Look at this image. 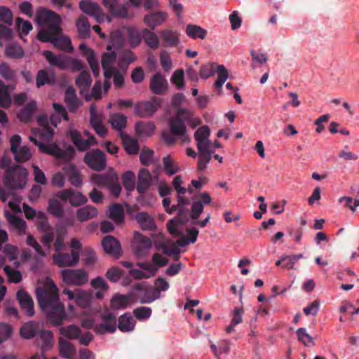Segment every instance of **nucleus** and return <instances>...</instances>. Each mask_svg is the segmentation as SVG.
Masks as SVG:
<instances>
[{"label": "nucleus", "mask_w": 359, "mask_h": 359, "mask_svg": "<svg viewBox=\"0 0 359 359\" xmlns=\"http://www.w3.org/2000/svg\"><path fill=\"white\" fill-rule=\"evenodd\" d=\"M36 294L47 321L55 326L62 325L67 316L63 304L59 301L55 284L51 280H47L45 287L36 289Z\"/></svg>", "instance_id": "obj_1"}, {"label": "nucleus", "mask_w": 359, "mask_h": 359, "mask_svg": "<svg viewBox=\"0 0 359 359\" xmlns=\"http://www.w3.org/2000/svg\"><path fill=\"white\" fill-rule=\"evenodd\" d=\"M61 17L51 10L39 7L36 11V21L38 25L46 28L48 33H62Z\"/></svg>", "instance_id": "obj_2"}, {"label": "nucleus", "mask_w": 359, "mask_h": 359, "mask_svg": "<svg viewBox=\"0 0 359 359\" xmlns=\"http://www.w3.org/2000/svg\"><path fill=\"white\" fill-rule=\"evenodd\" d=\"M43 55L51 66H55L61 70L70 69L72 72H76L84 68L81 60L65 55H55L50 50H44Z\"/></svg>", "instance_id": "obj_3"}, {"label": "nucleus", "mask_w": 359, "mask_h": 359, "mask_svg": "<svg viewBox=\"0 0 359 359\" xmlns=\"http://www.w3.org/2000/svg\"><path fill=\"white\" fill-rule=\"evenodd\" d=\"M29 140L39 147L40 151L53 156L57 159L69 162L74 157L75 149L72 146H69L65 150H63L56 144H46L33 137H29Z\"/></svg>", "instance_id": "obj_4"}, {"label": "nucleus", "mask_w": 359, "mask_h": 359, "mask_svg": "<svg viewBox=\"0 0 359 359\" xmlns=\"http://www.w3.org/2000/svg\"><path fill=\"white\" fill-rule=\"evenodd\" d=\"M192 114L189 110L179 108L175 116L170 120V130L172 135L177 137H184L187 133V129L185 122H190Z\"/></svg>", "instance_id": "obj_5"}, {"label": "nucleus", "mask_w": 359, "mask_h": 359, "mask_svg": "<svg viewBox=\"0 0 359 359\" xmlns=\"http://www.w3.org/2000/svg\"><path fill=\"white\" fill-rule=\"evenodd\" d=\"M62 33H48L44 29L39 30L37 34L38 39L44 43L50 42L54 47L66 52L73 50L70 39L61 34Z\"/></svg>", "instance_id": "obj_6"}, {"label": "nucleus", "mask_w": 359, "mask_h": 359, "mask_svg": "<svg viewBox=\"0 0 359 359\" xmlns=\"http://www.w3.org/2000/svg\"><path fill=\"white\" fill-rule=\"evenodd\" d=\"M26 170L18 168H8L6 169L3 183L8 189H22L26 183Z\"/></svg>", "instance_id": "obj_7"}, {"label": "nucleus", "mask_w": 359, "mask_h": 359, "mask_svg": "<svg viewBox=\"0 0 359 359\" xmlns=\"http://www.w3.org/2000/svg\"><path fill=\"white\" fill-rule=\"evenodd\" d=\"M102 4L114 18L127 19L133 17L128 11V3H121L120 0H103Z\"/></svg>", "instance_id": "obj_8"}, {"label": "nucleus", "mask_w": 359, "mask_h": 359, "mask_svg": "<svg viewBox=\"0 0 359 359\" xmlns=\"http://www.w3.org/2000/svg\"><path fill=\"white\" fill-rule=\"evenodd\" d=\"M63 281L67 285L81 286L88 282V273L82 269H63L61 271Z\"/></svg>", "instance_id": "obj_9"}, {"label": "nucleus", "mask_w": 359, "mask_h": 359, "mask_svg": "<svg viewBox=\"0 0 359 359\" xmlns=\"http://www.w3.org/2000/svg\"><path fill=\"white\" fill-rule=\"evenodd\" d=\"M79 8L86 14L95 18V21L100 23L107 19L108 22H111V18L107 16L100 6L90 0H82L79 2Z\"/></svg>", "instance_id": "obj_10"}, {"label": "nucleus", "mask_w": 359, "mask_h": 359, "mask_svg": "<svg viewBox=\"0 0 359 359\" xmlns=\"http://www.w3.org/2000/svg\"><path fill=\"white\" fill-rule=\"evenodd\" d=\"M102 323L97 324L94 331L97 334L114 333L117 329V319L115 314L111 311H106L101 315Z\"/></svg>", "instance_id": "obj_11"}, {"label": "nucleus", "mask_w": 359, "mask_h": 359, "mask_svg": "<svg viewBox=\"0 0 359 359\" xmlns=\"http://www.w3.org/2000/svg\"><path fill=\"white\" fill-rule=\"evenodd\" d=\"M85 163L95 171H101L106 168V158L103 151L100 149H92L84 156Z\"/></svg>", "instance_id": "obj_12"}, {"label": "nucleus", "mask_w": 359, "mask_h": 359, "mask_svg": "<svg viewBox=\"0 0 359 359\" xmlns=\"http://www.w3.org/2000/svg\"><path fill=\"white\" fill-rule=\"evenodd\" d=\"M162 99L153 97L150 101L138 102L135 104V114L139 116H151L161 107Z\"/></svg>", "instance_id": "obj_13"}, {"label": "nucleus", "mask_w": 359, "mask_h": 359, "mask_svg": "<svg viewBox=\"0 0 359 359\" xmlns=\"http://www.w3.org/2000/svg\"><path fill=\"white\" fill-rule=\"evenodd\" d=\"M133 290L138 292L137 294L134 293V298L136 300L139 299L141 304H149L160 298V294L157 289L152 287L146 288L142 283L135 285Z\"/></svg>", "instance_id": "obj_14"}, {"label": "nucleus", "mask_w": 359, "mask_h": 359, "mask_svg": "<svg viewBox=\"0 0 359 359\" xmlns=\"http://www.w3.org/2000/svg\"><path fill=\"white\" fill-rule=\"evenodd\" d=\"M56 196L63 202L69 201L70 205L73 207H79L88 202L86 196L83 195L81 192L76 191L72 189L61 190L56 194Z\"/></svg>", "instance_id": "obj_15"}, {"label": "nucleus", "mask_w": 359, "mask_h": 359, "mask_svg": "<svg viewBox=\"0 0 359 359\" xmlns=\"http://www.w3.org/2000/svg\"><path fill=\"white\" fill-rule=\"evenodd\" d=\"M134 238L133 250L135 256L137 257L147 256L151 248L152 243L151 238L143 236L139 232L135 233Z\"/></svg>", "instance_id": "obj_16"}, {"label": "nucleus", "mask_w": 359, "mask_h": 359, "mask_svg": "<svg viewBox=\"0 0 359 359\" xmlns=\"http://www.w3.org/2000/svg\"><path fill=\"white\" fill-rule=\"evenodd\" d=\"M79 252L72 250L71 253L58 252L53 255V259L60 267L74 266L79 262Z\"/></svg>", "instance_id": "obj_17"}, {"label": "nucleus", "mask_w": 359, "mask_h": 359, "mask_svg": "<svg viewBox=\"0 0 359 359\" xmlns=\"http://www.w3.org/2000/svg\"><path fill=\"white\" fill-rule=\"evenodd\" d=\"M62 293L67 295L69 300H74L80 307L87 308L90 305L92 295L86 291L80 289H76L74 291L65 289Z\"/></svg>", "instance_id": "obj_18"}, {"label": "nucleus", "mask_w": 359, "mask_h": 359, "mask_svg": "<svg viewBox=\"0 0 359 359\" xmlns=\"http://www.w3.org/2000/svg\"><path fill=\"white\" fill-rule=\"evenodd\" d=\"M84 134L88 137L87 140H83L80 133L76 130H71L69 132L72 142L77 149L81 151L87 150L90 146L97 143L95 137L93 135L90 136L88 131H84Z\"/></svg>", "instance_id": "obj_19"}, {"label": "nucleus", "mask_w": 359, "mask_h": 359, "mask_svg": "<svg viewBox=\"0 0 359 359\" xmlns=\"http://www.w3.org/2000/svg\"><path fill=\"white\" fill-rule=\"evenodd\" d=\"M116 180H118V175L114 169L109 170L103 174H93L91 175V181L99 187H108L112 184Z\"/></svg>", "instance_id": "obj_20"}, {"label": "nucleus", "mask_w": 359, "mask_h": 359, "mask_svg": "<svg viewBox=\"0 0 359 359\" xmlns=\"http://www.w3.org/2000/svg\"><path fill=\"white\" fill-rule=\"evenodd\" d=\"M160 36L165 47H177L180 43V33L172 29H165L161 30Z\"/></svg>", "instance_id": "obj_21"}, {"label": "nucleus", "mask_w": 359, "mask_h": 359, "mask_svg": "<svg viewBox=\"0 0 359 359\" xmlns=\"http://www.w3.org/2000/svg\"><path fill=\"white\" fill-rule=\"evenodd\" d=\"M17 299L24 313L28 316H32L34 314V309L31 296L27 292L20 290L17 292Z\"/></svg>", "instance_id": "obj_22"}, {"label": "nucleus", "mask_w": 359, "mask_h": 359, "mask_svg": "<svg viewBox=\"0 0 359 359\" xmlns=\"http://www.w3.org/2000/svg\"><path fill=\"white\" fill-rule=\"evenodd\" d=\"M168 81L160 73L155 74L150 80L149 88L156 95H163L168 89Z\"/></svg>", "instance_id": "obj_23"}, {"label": "nucleus", "mask_w": 359, "mask_h": 359, "mask_svg": "<svg viewBox=\"0 0 359 359\" xmlns=\"http://www.w3.org/2000/svg\"><path fill=\"white\" fill-rule=\"evenodd\" d=\"M168 17V15L165 12H151L144 15L143 22L151 29H154L157 26H159L165 22Z\"/></svg>", "instance_id": "obj_24"}, {"label": "nucleus", "mask_w": 359, "mask_h": 359, "mask_svg": "<svg viewBox=\"0 0 359 359\" xmlns=\"http://www.w3.org/2000/svg\"><path fill=\"white\" fill-rule=\"evenodd\" d=\"M65 176L70 184L75 187H81L83 182L81 175L76 166L74 164H67L63 167Z\"/></svg>", "instance_id": "obj_25"}, {"label": "nucleus", "mask_w": 359, "mask_h": 359, "mask_svg": "<svg viewBox=\"0 0 359 359\" xmlns=\"http://www.w3.org/2000/svg\"><path fill=\"white\" fill-rule=\"evenodd\" d=\"M134 292L128 295L116 294L111 299V307L115 310L124 309L128 307L131 302H135Z\"/></svg>", "instance_id": "obj_26"}, {"label": "nucleus", "mask_w": 359, "mask_h": 359, "mask_svg": "<svg viewBox=\"0 0 359 359\" xmlns=\"http://www.w3.org/2000/svg\"><path fill=\"white\" fill-rule=\"evenodd\" d=\"M151 186V175L150 172L145 169L142 168L137 177V190L139 194H144Z\"/></svg>", "instance_id": "obj_27"}, {"label": "nucleus", "mask_w": 359, "mask_h": 359, "mask_svg": "<svg viewBox=\"0 0 359 359\" xmlns=\"http://www.w3.org/2000/svg\"><path fill=\"white\" fill-rule=\"evenodd\" d=\"M190 215H184L171 219L167 222L166 226L169 233L173 236H180L182 231L177 229L178 226L184 225L189 222Z\"/></svg>", "instance_id": "obj_28"}, {"label": "nucleus", "mask_w": 359, "mask_h": 359, "mask_svg": "<svg viewBox=\"0 0 359 359\" xmlns=\"http://www.w3.org/2000/svg\"><path fill=\"white\" fill-rule=\"evenodd\" d=\"M136 322L130 313L121 315L118 319L117 328L122 332H130L135 329Z\"/></svg>", "instance_id": "obj_29"}, {"label": "nucleus", "mask_w": 359, "mask_h": 359, "mask_svg": "<svg viewBox=\"0 0 359 359\" xmlns=\"http://www.w3.org/2000/svg\"><path fill=\"white\" fill-rule=\"evenodd\" d=\"M97 209L91 205H87L83 208H79L76 212V219L80 222H84L94 219L97 217Z\"/></svg>", "instance_id": "obj_30"}, {"label": "nucleus", "mask_w": 359, "mask_h": 359, "mask_svg": "<svg viewBox=\"0 0 359 359\" xmlns=\"http://www.w3.org/2000/svg\"><path fill=\"white\" fill-rule=\"evenodd\" d=\"M79 49L83 52V54L86 57V60L95 76H97L100 73V67L97 60L95 55L94 51L88 48L84 43H81L79 46Z\"/></svg>", "instance_id": "obj_31"}, {"label": "nucleus", "mask_w": 359, "mask_h": 359, "mask_svg": "<svg viewBox=\"0 0 359 359\" xmlns=\"http://www.w3.org/2000/svg\"><path fill=\"white\" fill-rule=\"evenodd\" d=\"M102 245L105 252L116 255L120 252L121 245L118 241L112 236H106L102 241Z\"/></svg>", "instance_id": "obj_32"}, {"label": "nucleus", "mask_w": 359, "mask_h": 359, "mask_svg": "<svg viewBox=\"0 0 359 359\" xmlns=\"http://www.w3.org/2000/svg\"><path fill=\"white\" fill-rule=\"evenodd\" d=\"M41 325L36 321H30L25 323L20 328V335L25 339H32L36 336L37 333L39 334L41 330Z\"/></svg>", "instance_id": "obj_33"}, {"label": "nucleus", "mask_w": 359, "mask_h": 359, "mask_svg": "<svg viewBox=\"0 0 359 359\" xmlns=\"http://www.w3.org/2000/svg\"><path fill=\"white\" fill-rule=\"evenodd\" d=\"M92 79L89 72L86 70L81 71L75 79V84L80 90V93L83 94L88 90L91 86Z\"/></svg>", "instance_id": "obj_34"}, {"label": "nucleus", "mask_w": 359, "mask_h": 359, "mask_svg": "<svg viewBox=\"0 0 359 359\" xmlns=\"http://www.w3.org/2000/svg\"><path fill=\"white\" fill-rule=\"evenodd\" d=\"M135 219L144 231H151L156 229V223L153 217L145 212H140L136 215Z\"/></svg>", "instance_id": "obj_35"}, {"label": "nucleus", "mask_w": 359, "mask_h": 359, "mask_svg": "<svg viewBox=\"0 0 359 359\" xmlns=\"http://www.w3.org/2000/svg\"><path fill=\"white\" fill-rule=\"evenodd\" d=\"M65 102L71 112H75L79 108V100L76 95L75 89L69 86L65 91Z\"/></svg>", "instance_id": "obj_36"}, {"label": "nucleus", "mask_w": 359, "mask_h": 359, "mask_svg": "<svg viewBox=\"0 0 359 359\" xmlns=\"http://www.w3.org/2000/svg\"><path fill=\"white\" fill-rule=\"evenodd\" d=\"M59 351L61 356L67 359H74L75 348L70 342L62 338L59 340Z\"/></svg>", "instance_id": "obj_37"}, {"label": "nucleus", "mask_w": 359, "mask_h": 359, "mask_svg": "<svg viewBox=\"0 0 359 359\" xmlns=\"http://www.w3.org/2000/svg\"><path fill=\"white\" fill-rule=\"evenodd\" d=\"M47 211L57 218H62L65 215L64 207L57 198L49 199Z\"/></svg>", "instance_id": "obj_38"}, {"label": "nucleus", "mask_w": 359, "mask_h": 359, "mask_svg": "<svg viewBox=\"0 0 359 359\" xmlns=\"http://www.w3.org/2000/svg\"><path fill=\"white\" fill-rule=\"evenodd\" d=\"M36 109L35 102H30L27 104L25 107L20 110L18 114V117L20 121L27 123L31 121L33 114Z\"/></svg>", "instance_id": "obj_39"}, {"label": "nucleus", "mask_w": 359, "mask_h": 359, "mask_svg": "<svg viewBox=\"0 0 359 359\" xmlns=\"http://www.w3.org/2000/svg\"><path fill=\"white\" fill-rule=\"evenodd\" d=\"M109 121L114 130L121 131L126 126L127 117L122 114L114 113L110 115Z\"/></svg>", "instance_id": "obj_40"}, {"label": "nucleus", "mask_w": 359, "mask_h": 359, "mask_svg": "<svg viewBox=\"0 0 359 359\" xmlns=\"http://www.w3.org/2000/svg\"><path fill=\"white\" fill-rule=\"evenodd\" d=\"M121 137L123 142V147L129 154H137L139 151V144L137 141L130 136L121 134Z\"/></svg>", "instance_id": "obj_41"}, {"label": "nucleus", "mask_w": 359, "mask_h": 359, "mask_svg": "<svg viewBox=\"0 0 359 359\" xmlns=\"http://www.w3.org/2000/svg\"><path fill=\"white\" fill-rule=\"evenodd\" d=\"M142 37L146 44L151 49H157L159 47V39L157 35L151 30L145 28L142 30Z\"/></svg>", "instance_id": "obj_42"}, {"label": "nucleus", "mask_w": 359, "mask_h": 359, "mask_svg": "<svg viewBox=\"0 0 359 359\" xmlns=\"http://www.w3.org/2000/svg\"><path fill=\"white\" fill-rule=\"evenodd\" d=\"M79 35L83 38H88L90 34V25L88 18L83 15L80 16L76 22Z\"/></svg>", "instance_id": "obj_43"}, {"label": "nucleus", "mask_w": 359, "mask_h": 359, "mask_svg": "<svg viewBox=\"0 0 359 359\" xmlns=\"http://www.w3.org/2000/svg\"><path fill=\"white\" fill-rule=\"evenodd\" d=\"M186 34L190 38L204 39L207 35V31L200 26L189 24L186 27Z\"/></svg>", "instance_id": "obj_44"}, {"label": "nucleus", "mask_w": 359, "mask_h": 359, "mask_svg": "<svg viewBox=\"0 0 359 359\" xmlns=\"http://www.w3.org/2000/svg\"><path fill=\"white\" fill-rule=\"evenodd\" d=\"M6 219L9 224L14 227L20 233H24L26 229V222L19 217L7 212Z\"/></svg>", "instance_id": "obj_45"}, {"label": "nucleus", "mask_w": 359, "mask_h": 359, "mask_svg": "<svg viewBox=\"0 0 359 359\" xmlns=\"http://www.w3.org/2000/svg\"><path fill=\"white\" fill-rule=\"evenodd\" d=\"M109 217L116 224L124 221V210L121 205L114 204L109 208Z\"/></svg>", "instance_id": "obj_46"}, {"label": "nucleus", "mask_w": 359, "mask_h": 359, "mask_svg": "<svg viewBox=\"0 0 359 359\" xmlns=\"http://www.w3.org/2000/svg\"><path fill=\"white\" fill-rule=\"evenodd\" d=\"M135 130L140 135L151 136L155 131L156 126L152 122H138L135 124Z\"/></svg>", "instance_id": "obj_47"}, {"label": "nucleus", "mask_w": 359, "mask_h": 359, "mask_svg": "<svg viewBox=\"0 0 359 359\" xmlns=\"http://www.w3.org/2000/svg\"><path fill=\"white\" fill-rule=\"evenodd\" d=\"M128 41L132 48L137 47L142 41V33L141 34L137 29L128 27L127 28Z\"/></svg>", "instance_id": "obj_48"}, {"label": "nucleus", "mask_w": 359, "mask_h": 359, "mask_svg": "<svg viewBox=\"0 0 359 359\" xmlns=\"http://www.w3.org/2000/svg\"><path fill=\"white\" fill-rule=\"evenodd\" d=\"M11 98L7 86L0 80V107L8 108L11 105Z\"/></svg>", "instance_id": "obj_49"}, {"label": "nucleus", "mask_w": 359, "mask_h": 359, "mask_svg": "<svg viewBox=\"0 0 359 359\" xmlns=\"http://www.w3.org/2000/svg\"><path fill=\"white\" fill-rule=\"evenodd\" d=\"M163 163L165 172L168 175H173L180 170L178 165L170 156H167L163 158Z\"/></svg>", "instance_id": "obj_50"}, {"label": "nucleus", "mask_w": 359, "mask_h": 359, "mask_svg": "<svg viewBox=\"0 0 359 359\" xmlns=\"http://www.w3.org/2000/svg\"><path fill=\"white\" fill-rule=\"evenodd\" d=\"M39 337L42 341L41 349L43 351L50 349L53 344V333L48 330H41L39 332Z\"/></svg>", "instance_id": "obj_51"}, {"label": "nucleus", "mask_w": 359, "mask_h": 359, "mask_svg": "<svg viewBox=\"0 0 359 359\" xmlns=\"http://www.w3.org/2000/svg\"><path fill=\"white\" fill-rule=\"evenodd\" d=\"M217 73V79L215 83V86L217 89L222 88L224 82L228 79V72L225 67L223 65H219L217 66L215 72Z\"/></svg>", "instance_id": "obj_52"}, {"label": "nucleus", "mask_w": 359, "mask_h": 359, "mask_svg": "<svg viewBox=\"0 0 359 359\" xmlns=\"http://www.w3.org/2000/svg\"><path fill=\"white\" fill-rule=\"evenodd\" d=\"M217 66V65L215 62H208L203 65L199 70V75L201 78L203 79H207L213 76L215 73Z\"/></svg>", "instance_id": "obj_53"}, {"label": "nucleus", "mask_w": 359, "mask_h": 359, "mask_svg": "<svg viewBox=\"0 0 359 359\" xmlns=\"http://www.w3.org/2000/svg\"><path fill=\"white\" fill-rule=\"evenodd\" d=\"M214 151H205L204 150L198 151L199 157L198 160V170L203 171L207 168V164L212 158V154Z\"/></svg>", "instance_id": "obj_54"}, {"label": "nucleus", "mask_w": 359, "mask_h": 359, "mask_svg": "<svg viewBox=\"0 0 359 359\" xmlns=\"http://www.w3.org/2000/svg\"><path fill=\"white\" fill-rule=\"evenodd\" d=\"M60 330L61 334L71 339H76L79 338L81 334L80 328L75 325H69L66 327H61Z\"/></svg>", "instance_id": "obj_55"}, {"label": "nucleus", "mask_w": 359, "mask_h": 359, "mask_svg": "<svg viewBox=\"0 0 359 359\" xmlns=\"http://www.w3.org/2000/svg\"><path fill=\"white\" fill-rule=\"evenodd\" d=\"M123 185L125 189L131 191L135 187V175L133 171H127L123 175Z\"/></svg>", "instance_id": "obj_56"}, {"label": "nucleus", "mask_w": 359, "mask_h": 359, "mask_svg": "<svg viewBox=\"0 0 359 359\" xmlns=\"http://www.w3.org/2000/svg\"><path fill=\"white\" fill-rule=\"evenodd\" d=\"M82 254L84 256L83 262L86 266H92L95 264L97 257L95 251L90 247H85L83 249Z\"/></svg>", "instance_id": "obj_57"}, {"label": "nucleus", "mask_w": 359, "mask_h": 359, "mask_svg": "<svg viewBox=\"0 0 359 359\" xmlns=\"http://www.w3.org/2000/svg\"><path fill=\"white\" fill-rule=\"evenodd\" d=\"M13 154L15 161L22 163L27 161L32 156L29 149L26 146L20 147Z\"/></svg>", "instance_id": "obj_58"}, {"label": "nucleus", "mask_w": 359, "mask_h": 359, "mask_svg": "<svg viewBox=\"0 0 359 359\" xmlns=\"http://www.w3.org/2000/svg\"><path fill=\"white\" fill-rule=\"evenodd\" d=\"M111 43L116 48H121L124 46L126 39L120 30H116L111 34Z\"/></svg>", "instance_id": "obj_59"}, {"label": "nucleus", "mask_w": 359, "mask_h": 359, "mask_svg": "<svg viewBox=\"0 0 359 359\" xmlns=\"http://www.w3.org/2000/svg\"><path fill=\"white\" fill-rule=\"evenodd\" d=\"M54 82V79L51 81L46 70L41 69L38 72L36 78V84L37 88H40L45 84H53Z\"/></svg>", "instance_id": "obj_60"}, {"label": "nucleus", "mask_w": 359, "mask_h": 359, "mask_svg": "<svg viewBox=\"0 0 359 359\" xmlns=\"http://www.w3.org/2000/svg\"><path fill=\"white\" fill-rule=\"evenodd\" d=\"M210 135V130L208 126H203L197 129L194 133V137L197 141V146H201L202 142L208 138Z\"/></svg>", "instance_id": "obj_61"}, {"label": "nucleus", "mask_w": 359, "mask_h": 359, "mask_svg": "<svg viewBox=\"0 0 359 359\" xmlns=\"http://www.w3.org/2000/svg\"><path fill=\"white\" fill-rule=\"evenodd\" d=\"M4 271L9 282L18 283L22 280V274L19 271L15 270L9 266H4Z\"/></svg>", "instance_id": "obj_62"}, {"label": "nucleus", "mask_w": 359, "mask_h": 359, "mask_svg": "<svg viewBox=\"0 0 359 359\" xmlns=\"http://www.w3.org/2000/svg\"><path fill=\"white\" fill-rule=\"evenodd\" d=\"M298 340L304 344L306 346H309V344L314 345L313 338L306 332L305 328L301 327L296 331Z\"/></svg>", "instance_id": "obj_63"}, {"label": "nucleus", "mask_w": 359, "mask_h": 359, "mask_svg": "<svg viewBox=\"0 0 359 359\" xmlns=\"http://www.w3.org/2000/svg\"><path fill=\"white\" fill-rule=\"evenodd\" d=\"M152 313V310L149 307L141 306L135 309L133 311V314L135 318L139 320H144L148 319Z\"/></svg>", "instance_id": "obj_64"}]
</instances>
